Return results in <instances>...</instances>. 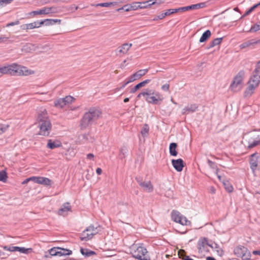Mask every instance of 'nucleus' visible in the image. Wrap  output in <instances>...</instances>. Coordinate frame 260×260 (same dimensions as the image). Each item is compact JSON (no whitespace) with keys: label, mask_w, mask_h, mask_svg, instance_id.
Segmentation results:
<instances>
[{"label":"nucleus","mask_w":260,"mask_h":260,"mask_svg":"<svg viewBox=\"0 0 260 260\" xmlns=\"http://www.w3.org/2000/svg\"><path fill=\"white\" fill-rule=\"evenodd\" d=\"M172 219L176 222L180 223L182 225H188L190 222L185 217L182 216L180 213L176 211H173L172 212Z\"/></svg>","instance_id":"f8f14e48"},{"label":"nucleus","mask_w":260,"mask_h":260,"mask_svg":"<svg viewBox=\"0 0 260 260\" xmlns=\"http://www.w3.org/2000/svg\"><path fill=\"white\" fill-rule=\"evenodd\" d=\"M48 10V14L50 13H56L58 12V9L55 7H47Z\"/></svg>","instance_id":"a18cd8bd"},{"label":"nucleus","mask_w":260,"mask_h":260,"mask_svg":"<svg viewBox=\"0 0 260 260\" xmlns=\"http://www.w3.org/2000/svg\"><path fill=\"white\" fill-rule=\"evenodd\" d=\"M80 252L82 254L86 256H90L95 254L93 251H87V249H84L83 248H81Z\"/></svg>","instance_id":"72a5a7b5"},{"label":"nucleus","mask_w":260,"mask_h":260,"mask_svg":"<svg viewBox=\"0 0 260 260\" xmlns=\"http://www.w3.org/2000/svg\"><path fill=\"white\" fill-rule=\"evenodd\" d=\"M149 127L147 124H145L143 127L141 133L143 137H146L148 134Z\"/></svg>","instance_id":"e433bc0d"},{"label":"nucleus","mask_w":260,"mask_h":260,"mask_svg":"<svg viewBox=\"0 0 260 260\" xmlns=\"http://www.w3.org/2000/svg\"><path fill=\"white\" fill-rule=\"evenodd\" d=\"M64 98L66 99V101H67V103H69L70 104H71L75 100V99L73 97H72V96H70V95L66 96Z\"/></svg>","instance_id":"603ef678"},{"label":"nucleus","mask_w":260,"mask_h":260,"mask_svg":"<svg viewBox=\"0 0 260 260\" xmlns=\"http://www.w3.org/2000/svg\"><path fill=\"white\" fill-rule=\"evenodd\" d=\"M223 185L225 187V189L229 192H231L233 190V187L232 185H231L229 182L226 181L225 182H223Z\"/></svg>","instance_id":"4c0bfd02"},{"label":"nucleus","mask_w":260,"mask_h":260,"mask_svg":"<svg viewBox=\"0 0 260 260\" xmlns=\"http://www.w3.org/2000/svg\"><path fill=\"white\" fill-rule=\"evenodd\" d=\"M258 6H260L259 3L254 5L252 7H251L249 10L252 12L255 9H256Z\"/></svg>","instance_id":"0e129e2a"},{"label":"nucleus","mask_w":260,"mask_h":260,"mask_svg":"<svg viewBox=\"0 0 260 260\" xmlns=\"http://www.w3.org/2000/svg\"><path fill=\"white\" fill-rule=\"evenodd\" d=\"M208 246L212 247V245L208 243V238H201L198 242V252L201 254L208 252Z\"/></svg>","instance_id":"9b49d317"},{"label":"nucleus","mask_w":260,"mask_h":260,"mask_svg":"<svg viewBox=\"0 0 260 260\" xmlns=\"http://www.w3.org/2000/svg\"><path fill=\"white\" fill-rule=\"evenodd\" d=\"M181 8H182L181 10H182V12L186 11L195 9L194 5H192L186 6V7H181Z\"/></svg>","instance_id":"09e8293b"},{"label":"nucleus","mask_w":260,"mask_h":260,"mask_svg":"<svg viewBox=\"0 0 260 260\" xmlns=\"http://www.w3.org/2000/svg\"><path fill=\"white\" fill-rule=\"evenodd\" d=\"M8 178L7 174L6 171L2 170L0 171V181L5 182L7 181Z\"/></svg>","instance_id":"f704fd0d"},{"label":"nucleus","mask_w":260,"mask_h":260,"mask_svg":"<svg viewBox=\"0 0 260 260\" xmlns=\"http://www.w3.org/2000/svg\"><path fill=\"white\" fill-rule=\"evenodd\" d=\"M208 164H209L210 167L211 168H212V169H217V166H216V164L215 162H213L212 161L208 159Z\"/></svg>","instance_id":"864d4df0"},{"label":"nucleus","mask_w":260,"mask_h":260,"mask_svg":"<svg viewBox=\"0 0 260 260\" xmlns=\"http://www.w3.org/2000/svg\"><path fill=\"white\" fill-rule=\"evenodd\" d=\"M129 83H127V81L124 83L120 88H116L115 90V92L117 90H119L120 89H123V88L125 87V86L127 84H128Z\"/></svg>","instance_id":"69168bd1"},{"label":"nucleus","mask_w":260,"mask_h":260,"mask_svg":"<svg viewBox=\"0 0 260 260\" xmlns=\"http://www.w3.org/2000/svg\"><path fill=\"white\" fill-rule=\"evenodd\" d=\"M144 87L142 83L140 82L139 84H137L134 87L131 89V92L135 93L140 88Z\"/></svg>","instance_id":"c03bdc74"},{"label":"nucleus","mask_w":260,"mask_h":260,"mask_svg":"<svg viewBox=\"0 0 260 260\" xmlns=\"http://www.w3.org/2000/svg\"><path fill=\"white\" fill-rule=\"evenodd\" d=\"M132 46V44L125 43L121 46L119 47L118 49V52L123 54H126Z\"/></svg>","instance_id":"4be33fe9"},{"label":"nucleus","mask_w":260,"mask_h":260,"mask_svg":"<svg viewBox=\"0 0 260 260\" xmlns=\"http://www.w3.org/2000/svg\"><path fill=\"white\" fill-rule=\"evenodd\" d=\"M161 89L165 91H168L169 89V84H166L162 86Z\"/></svg>","instance_id":"e2e57ef3"},{"label":"nucleus","mask_w":260,"mask_h":260,"mask_svg":"<svg viewBox=\"0 0 260 260\" xmlns=\"http://www.w3.org/2000/svg\"><path fill=\"white\" fill-rule=\"evenodd\" d=\"M127 152V148L125 146H123L120 149L119 156L121 159L125 157L126 153Z\"/></svg>","instance_id":"7c9ffc66"},{"label":"nucleus","mask_w":260,"mask_h":260,"mask_svg":"<svg viewBox=\"0 0 260 260\" xmlns=\"http://www.w3.org/2000/svg\"><path fill=\"white\" fill-rule=\"evenodd\" d=\"M8 127H9L8 125H4L0 124V129H1L0 133H4V132H5L6 131V130L8 129Z\"/></svg>","instance_id":"5fc2aeb1"},{"label":"nucleus","mask_w":260,"mask_h":260,"mask_svg":"<svg viewBox=\"0 0 260 260\" xmlns=\"http://www.w3.org/2000/svg\"><path fill=\"white\" fill-rule=\"evenodd\" d=\"M257 87L254 86L253 85L248 84V87L246 88L244 96L245 98L250 97L253 93L254 90Z\"/></svg>","instance_id":"5701e85b"},{"label":"nucleus","mask_w":260,"mask_h":260,"mask_svg":"<svg viewBox=\"0 0 260 260\" xmlns=\"http://www.w3.org/2000/svg\"><path fill=\"white\" fill-rule=\"evenodd\" d=\"M177 144L176 143H171L169 146V151L170 155L172 156H175L177 155L178 153L176 151V148Z\"/></svg>","instance_id":"a878e982"},{"label":"nucleus","mask_w":260,"mask_h":260,"mask_svg":"<svg viewBox=\"0 0 260 260\" xmlns=\"http://www.w3.org/2000/svg\"><path fill=\"white\" fill-rule=\"evenodd\" d=\"M255 73H260V60L257 62L256 68L254 71Z\"/></svg>","instance_id":"052dcab7"},{"label":"nucleus","mask_w":260,"mask_h":260,"mask_svg":"<svg viewBox=\"0 0 260 260\" xmlns=\"http://www.w3.org/2000/svg\"><path fill=\"white\" fill-rule=\"evenodd\" d=\"M260 82V73H255L253 71L252 75L249 79L248 84L253 85L254 86L257 87Z\"/></svg>","instance_id":"dca6fc26"},{"label":"nucleus","mask_w":260,"mask_h":260,"mask_svg":"<svg viewBox=\"0 0 260 260\" xmlns=\"http://www.w3.org/2000/svg\"><path fill=\"white\" fill-rule=\"evenodd\" d=\"M49 255H45L46 257H49L52 256H63L68 255L72 254V251L67 249L61 248L60 247H53L48 250Z\"/></svg>","instance_id":"6e6552de"},{"label":"nucleus","mask_w":260,"mask_h":260,"mask_svg":"<svg viewBox=\"0 0 260 260\" xmlns=\"http://www.w3.org/2000/svg\"><path fill=\"white\" fill-rule=\"evenodd\" d=\"M165 0H155V1L151 2V3L149 4V6H151L152 5H154L155 4H160L164 2Z\"/></svg>","instance_id":"4d7b16f0"},{"label":"nucleus","mask_w":260,"mask_h":260,"mask_svg":"<svg viewBox=\"0 0 260 260\" xmlns=\"http://www.w3.org/2000/svg\"><path fill=\"white\" fill-rule=\"evenodd\" d=\"M131 253L133 257L139 260H150L146 248L142 246L132 245L131 247Z\"/></svg>","instance_id":"39448f33"},{"label":"nucleus","mask_w":260,"mask_h":260,"mask_svg":"<svg viewBox=\"0 0 260 260\" xmlns=\"http://www.w3.org/2000/svg\"><path fill=\"white\" fill-rule=\"evenodd\" d=\"M132 10H136L138 8H140L139 3H133L131 5Z\"/></svg>","instance_id":"13d9d810"},{"label":"nucleus","mask_w":260,"mask_h":260,"mask_svg":"<svg viewBox=\"0 0 260 260\" xmlns=\"http://www.w3.org/2000/svg\"><path fill=\"white\" fill-rule=\"evenodd\" d=\"M28 178H29V181H33L35 183H37V182L38 177L33 176V177H31Z\"/></svg>","instance_id":"338daca9"},{"label":"nucleus","mask_w":260,"mask_h":260,"mask_svg":"<svg viewBox=\"0 0 260 260\" xmlns=\"http://www.w3.org/2000/svg\"><path fill=\"white\" fill-rule=\"evenodd\" d=\"M94 155L92 153H89L87 155V158L89 159H93Z\"/></svg>","instance_id":"774afa93"},{"label":"nucleus","mask_w":260,"mask_h":260,"mask_svg":"<svg viewBox=\"0 0 260 260\" xmlns=\"http://www.w3.org/2000/svg\"><path fill=\"white\" fill-rule=\"evenodd\" d=\"M178 254L179 257L184 260L185 259V257H187L188 256L186 255L185 251L184 250L181 249L178 251Z\"/></svg>","instance_id":"79ce46f5"},{"label":"nucleus","mask_w":260,"mask_h":260,"mask_svg":"<svg viewBox=\"0 0 260 260\" xmlns=\"http://www.w3.org/2000/svg\"><path fill=\"white\" fill-rule=\"evenodd\" d=\"M6 66L7 75L13 76H28L34 73V72L27 69L24 66L16 63L7 64Z\"/></svg>","instance_id":"7ed1b4c3"},{"label":"nucleus","mask_w":260,"mask_h":260,"mask_svg":"<svg viewBox=\"0 0 260 260\" xmlns=\"http://www.w3.org/2000/svg\"><path fill=\"white\" fill-rule=\"evenodd\" d=\"M139 185L143 188V189L147 192H151L153 190V186L150 181L145 182L143 181L142 179L136 178Z\"/></svg>","instance_id":"ddd939ff"},{"label":"nucleus","mask_w":260,"mask_h":260,"mask_svg":"<svg viewBox=\"0 0 260 260\" xmlns=\"http://www.w3.org/2000/svg\"><path fill=\"white\" fill-rule=\"evenodd\" d=\"M198 106L196 104L187 105L182 110V114L183 115L187 114L189 113L194 112L197 110Z\"/></svg>","instance_id":"a211bd4d"},{"label":"nucleus","mask_w":260,"mask_h":260,"mask_svg":"<svg viewBox=\"0 0 260 260\" xmlns=\"http://www.w3.org/2000/svg\"><path fill=\"white\" fill-rule=\"evenodd\" d=\"M260 30V22H257L254 25H252L249 29V32H256Z\"/></svg>","instance_id":"c9c22d12"},{"label":"nucleus","mask_w":260,"mask_h":260,"mask_svg":"<svg viewBox=\"0 0 260 260\" xmlns=\"http://www.w3.org/2000/svg\"><path fill=\"white\" fill-rule=\"evenodd\" d=\"M170 13L169 12V11H168V10H166V11L164 13H162L161 14L155 17L152 20L153 21H156L158 19H162L163 18H164L166 16H169L170 15Z\"/></svg>","instance_id":"2f4dec72"},{"label":"nucleus","mask_w":260,"mask_h":260,"mask_svg":"<svg viewBox=\"0 0 260 260\" xmlns=\"http://www.w3.org/2000/svg\"><path fill=\"white\" fill-rule=\"evenodd\" d=\"M117 4V2H110V3H100L98 4L97 5V6H101V7H109L111 5H116Z\"/></svg>","instance_id":"58836bf2"},{"label":"nucleus","mask_w":260,"mask_h":260,"mask_svg":"<svg viewBox=\"0 0 260 260\" xmlns=\"http://www.w3.org/2000/svg\"><path fill=\"white\" fill-rule=\"evenodd\" d=\"M30 14H33L34 15H46L48 14V10L47 9V7H44L39 10L32 11Z\"/></svg>","instance_id":"c85d7f7f"},{"label":"nucleus","mask_w":260,"mask_h":260,"mask_svg":"<svg viewBox=\"0 0 260 260\" xmlns=\"http://www.w3.org/2000/svg\"><path fill=\"white\" fill-rule=\"evenodd\" d=\"M42 25H43V22H42V21H37L30 23L26 24L24 25V29H31L35 28H39Z\"/></svg>","instance_id":"412c9836"},{"label":"nucleus","mask_w":260,"mask_h":260,"mask_svg":"<svg viewBox=\"0 0 260 260\" xmlns=\"http://www.w3.org/2000/svg\"><path fill=\"white\" fill-rule=\"evenodd\" d=\"M122 9H123L124 11L128 12L132 10V7L131 5H124L122 7Z\"/></svg>","instance_id":"bf43d9fd"},{"label":"nucleus","mask_w":260,"mask_h":260,"mask_svg":"<svg viewBox=\"0 0 260 260\" xmlns=\"http://www.w3.org/2000/svg\"><path fill=\"white\" fill-rule=\"evenodd\" d=\"M19 24V20H16L15 22H12L8 23L6 26L7 27H9V26H14V25H18Z\"/></svg>","instance_id":"680f3d73"},{"label":"nucleus","mask_w":260,"mask_h":260,"mask_svg":"<svg viewBox=\"0 0 260 260\" xmlns=\"http://www.w3.org/2000/svg\"><path fill=\"white\" fill-rule=\"evenodd\" d=\"M61 146H62V143L60 141H58V140L53 141L51 139H49L48 140L47 147L48 148L53 149H54L56 148L59 147Z\"/></svg>","instance_id":"aec40b11"},{"label":"nucleus","mask_w":260,"mask_h":260,"mask_svg":"<svg viewBox=\"0 0 260 260\" xmlns=\"http://www.w3.org/2000/svg\"><path fill=\"white\" fill-rule=\"evenodd\" d=\"M222 40V38H218L214 39L212 42H211L209 45V46L207 47V49H210L212 48L217 45H219L221 43Z\"/></svg>","instance_id":"cd10ccee"},{"label":"nucleus","mask_w":260,"mask_h":260,"mask_svg":"<svg viewBox=\"0 0 260 260\" xmlns=\"http://www.w3.org/2000/svg\"><path fill=\"white\" fill-rule=\"evenodd\" d=\"M181 7L177 9H168V11L170 13V15L177 12H182Z\"/></svg>","instance_id":"49530a36"},{"label":"nucleus","mask_w":260,"mask_h":260,"mask_svg":"<svg viewBox=\"0 0 260 260\" xmlns=\"http://www.w3.org/2000/svg\"><path fill=\"white\" fill-rule=\"evenodd\" d=\"M16 246H4L3 248L4 249L6 250H8L11 252H14L15 251V248Z\"/></svg>","instance_id":"8fccbe9b"},{"label":"nucleus","mask_w":260,"mask_h":260,"mask_svg":"<svg viewBox=\"0 0 260 260\" xmlns=\"http://www.w3.org/2000/svg\"><path fill=\"white\" fill-rule=\"evenodd\" d=\"M54 106L56 108H62L64 107V104L63 103V101L62 98H60L57 99L54 102Z\"/></svg>","instance_id":"473e14b6"},{"label":"nucleus","mask_w":260,"mask_h":260,"mask_svg":"<svg viewBox=\"0 0 260 260\" xmlns=\"http://www.w3.org/2000/svg\"><path fill=\"white\" fill-rule=\"evenodd\" d=\"M142 96L145 98L146 101L150 104H158L159 102L163 100L162 95L158 92H152L151 90L147 89L145 91L140 92L137 98L140 99Z\"/></svg>","instance_id":"20e7f679"},{"label":"nucleus","mask_w":260,"mask_h":260,"mask_svg":"<svg viewBox=\"0 0 260 260\" xmlns=\"http://www.w3.org/2000/svg\"><path fill=\"white\" fill-rule=\"evenodd\" d=\"M151 2H152V0H149V1H146L145 2L139 3L140 8L144 9V8H147L148 6H149V4L151 3Z\"/></svg>","instance_id":"a19ab883"},{"label":"nucleus","mask_w":260,"mask_h":260,"mask_svg":"<svg viewBox=\"0 0 260 260\" xmlns=\"http://www.w3.org/2000/svg\"><path fill=\"white\" fill-rule=\"evenodd\" d=\"M234 252L237 256L241 257L242 260L249 259L251 257L250 251L244 246H237L235 248Z\"/></svg>","instance_id":"1a4fd4ad"},{"label":"nucleus","mask_w":260,"mask_h":260,"mask_svg":"<svg viewBox=\"0 0 260 260\" xmlns=\"http://www.w3.org/2000/svg\"><path fill=\"white\" fill-rule=\"evenodd\" d=\"M102 112L96 108H91L86 112L80 120V126L82 129L86 128L93 122L101 117Z\"/></svg>","instance_id":"f03ea898"},{"label":"nucleus","mask_w":260,"mask_h":260,"mask_svg":"<svg viewBox=\"0 0 260 260\" xmlns=\"http://www.w3.org/2000/svg\"><path fill=\"white\" fill-rule=\"evenodd\" d=\"M43 22V24H45V25H53L56 23L60 24L61 20L57 19H46L44 20H41Z\"/></svg>","instance_id":"393cba45"},{"label":"nucleus","mask_w":260,"mask_h":260,"mask_svg":"<svg viewBox=\"0 0 260 260\" xmlns=\"http://www.w3.org/2000/svg\"><path fill=\"white\" fill-rule=\"evenodd\" d=\"M258 44H260V39L256 40L253 39L243 42L239 47L241 49L247 48H253L256 45Z\"/></svg>","instance_id":"4468645a"},{"label":"nucleus","mask_w":260,"mask_h":260,"mask_svg":"<svg viewBox=\"0 0 260 260\" xmlns=\"http://www.w3.org/2000/svg\"><path fill=\"white\" fill-rule=\"evenodd\" d=\"M12 2V0H0V5H6L11 3Z\"/></svg>","instance_id":"6e6d98bb"},{"label":"nucleus","mask_w":260,"mask_h":260,"mask_svg":"<svg viewBox=\"0 0 260 260\" xmlns=\"http://www.w3.org/2000/svg\"><path fill=\"white\" fill-rule=\"evenodd\" d=\"M71 206L69 203L67 202L63 204L62 207L58 210V214L59 215L64 216L67 214V212L71 211Z\"/></svg>","instance_id":"6ab92c4d"},{"label":"nucleus","mask_w":260,"mask_h":260,"mask_svg":"<svg viewBox=\"0 0 260 260\" xmlns=\"http://www.w3.org/2000/svg\"><path fill=\"white\" fill-rule=\"evenodd\" d=\"M245 72L243 70L240 71L234 78L233 82L230 85V88L234 92L239 91L242 87L243 77Z\"/></svg>","instance_id":"0eeeda50"},{"label":"nucleus","mask_w":260,"mask_h":260,"mask_svg":"<svg viewBox=\"0 0 260 260\" xmlns=\"http://www.w3.org/2000/svg\"><path fill=\"white\" fill-rule=\"evenodd\" d=\"M148 71V69L140 70L136 72L138 75L139 78H140L142 76H144Z\"/></svg>","instance_id":"ea45409f"},{"label":"nucleus","mask_w":260,"mask_h":260,"mask_svg":"<svg viewBox=\"0 0 260 260\" xmlns=\"http://www.w3.org/2000/svg\"><path fill=\"white\" fill-rule=\"evenodd\" d=\"M211 36V32L210 30H207L202 35L200 39V42L203 43L206 41Z\"/></svg>","instance_id":"bb28decb"},{"label":"nucleus","mask_w":260,"mask_h":260,"mask_svg":"<svg viewBox=\"0 0 260 260\" xmlns=\"http://www.w3.org/2000/svg\"><path fill=\"white\" fill-rule=\"evenodd\" d=\"M250 164V168L253 171L256 170V168L260 164V158L257 153H253L251 155Z\"/></svg>","instance_id":"2eb2a0df"},{"label":"nucleus","mask_w":260,"mask_h":260,"mask_svg":"<svg viewBox=\"0 0 260 260\" xmlns=\"http://www.w3.org/2000/svg\"><path fill=\"white\" fill-rule=\"evenodd\" d=\"M246 141L247 142L248 148H252L260 145V137L259 135L254 134L248 135Z\"/></svg>","instance_id":"9d476101"},{"label":"nucleus","mask_w":260,"mask_h":260,"mask_svg":"<svg viewBox=\"0 0 260 260\" xmlns=\"http://www.w3.org/2000/svg\"><path fill=\"white\" fill-rule=\"evenodd\" d=\"M0 74L2 76L7 75L6 66L0 67Z\"/></svg>","instance_id":"3c124183"},{"label":"nucleus","mask_w":260,"mask_h":260,"mask_svg":"<svg viewBox=\"0 0 260 260\" xmlns=\"http://www.w3.org/2000/svg\"><path fill=\"white\" fill-rule=\"evenodd\" d=\"M206 6V3L205 2L194 4L195 9H199L200 8H205Z\"/></svg>","instance_id":"de8ad7c7"},{"label":"nucleus","mask_w":260,"mask_h":260,"mask_svg":"<svg viewBox=\"0 0 260 260\" xmlns=\"http://www.w3.org/2000/svg\"><path fill=\"white\" fill-rule=\"evenodd\" d=\"M37 121L40 128L39 134L48 136L51 130L52 125L45 109H43L38 112Z\"/></svg>","instance_id":"f257e3e1"},{"label":"nucleus","mask_w":260,"mask_h":260,"mask_svg":"<svg viewBox=\"0 0 260 260\" xmlns=\"http://www.w3.org/2000/svg\"><path fill=\"white\" fill-rule=\"evenodd\" d=\"M102 229L100 225L94 226L93 225H90L81 233L80 239L81 241H88L92 239L94 235L101 232Z\"/></svg>","instance_id":"423d86ee"},{"label":"nucleus","mask_w":260,"mask_h":260,"mask_svg":"<svg viewBox=\"0 0 260 260\" xmlns=\"http://www.w3.org/2000/svg\"><path fill=\"white\" fill-rule=\"evenodd\" d=\"M15 251H19L20 253L27 254L28 253V251H31L32 250L31 248H25V247H20L18 246H16Z\"/></svg>","instance_id":"c756f323"},{"label":"nucleus","mask_w":260,"mask_h":260,"mask_svg":"<svg viewBox=\"0 0 260 260\" xmlns=\"http://www.w3.org/2000/svg\"><path fill=\"white\" fill-rule=\"evenodd\" d=\"M139 79L138 77V75L137 74L136 72L131 75L129 78L128 80L127 81V83H131L132 82H133L135 81L136 80Z\"/></svg>","instance_id":"37998d69"},{"label":"nucleus","mask_w":260,"mask_h":260,"mask_svg":"<svg viewBox=\"0 0 260 260\" xmlns=\"http://www.w3.org/2000/svg\"><path fill=\"white\" fill-rule=\"evenodd\" d=\"M172 164L173 167L177 171L181 172L182 171L183 168L184 167V162L182 159H172Z\"/></svg>","instance_id":"f3484780"},{"label":"nucleus","mask_w":260,"mask_h":260,"mask_svg":"<svg viewBox=\"0 0 260 260\" xmlns=\"http://www.w3.org/2000/svg\"><path fill=\"white\" fill-rule=\"evenodd\" d=\"M51 183V180L48 178L40 176L38 177L37 183L48 186L50 185Z\"/></svg>","instance_id":"b1692460"}]
</instances>
